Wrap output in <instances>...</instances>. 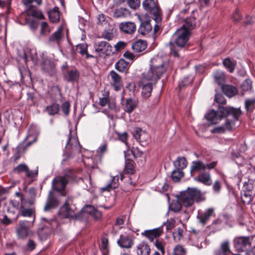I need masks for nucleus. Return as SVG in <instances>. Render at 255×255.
<instances>
[{
    "mask_svg": "<svg viewBox=\"0 0 255 255\" xmlns=\"http://www.w3.org/2000/svg\"><path fill=\"white\" fill-rule=\"evenodd\" d=\"M167 67L162 58L158 56L150 60L148 70L142 74L140 83L142 86V94L145 98L150 96L152 84H155L165 72Z\"/></svg>",
    "mask_w": 255,
    "mask_h": 255,
    "instance_id": "nucleus-1",
    "label": "nucleus"
},
{
    "mask_svg": "<svg viewBox=\"0 0 255 255\" xmlns=\"http://www.w3.org/2000/svg\"><path fill=\"white\" fill-rule=\"evenodd\" d=\"M184 23L181 28L178 29L172 35L171 41L169 43L170 53L174 57H178L179 48L185 46L189 40L190 30L195 26V19L193 17L184 18Z\"/></svg>",
    "mask_w": 255,
    "mask_h": 255,
    "instance_id": "nucleus-2",
    "label": "nucleus"
},
{
    "mask_svg": "<svg viewBox=\"0 0 255 255\" xmlns=\"http://www.w3.org/2000/svg\"><path fill=\"white\" fill-rule=\"evenodd\" d=\"M241 114V111L239 108L219 107L217 111L210 110L205 117L211 123L216 124L223 118H226V120H229L233 118V120H238Z\"/></svg>",
    "mask_w": 255,
    "mask_h": 255,
    "instance_id": "nucleus-3",
    "label": "nucleus"
},
{
    "mask_svg": "<svg viewBox=\"0 0 255 255\" xmlns=\"http://www.w3.org/2000/svg\"><path fill=\"white\" fill-rule=\"evenodd\" d=\"M178 199L183 206L191 207L195 202H200L205 200V197L201 191L196 188H188L182 192Z\"/></svg>",
    "mask_w": 255,
    "mask_h": 255,
    "instance_id": "nucleus-4",
    "label": "nucleus"
},
{
    "mask_svg": "<svg viewBox=\"0 0 255 255\" xmlns=\"http://www.w3.org/2000/svg\"><path fill=\"white\" fill-rule=\"evenodd\" d=\"M35 221L34 217L31 221L20 220L15 228L16 237L19 240H25L33 235V232L31 230Z\"/></svg>",
    "mask_w": 255,
    "mask_h": 255,
    "instance_id": "nucleus-5",
    "label": "nucleus"
},
{
    "mask_svg": "<svg viewBox=\"0 0 255 255\" xmlns=\"http://www.w3.org/2000/svg\"><path fill=\"white\" fill-rule=\"evenodd\" d=\"M142 6L146 11L152 15L153 19L156 22L161 20V12L155 0H144L142 2Z\"/></svg>",
    "mask_w": 255,
    "mask_h": 255,
    "instance_id": "nucleus-6",
    "label": "nucleus"
},
{
    "mask_svg": "<svg viewBox=\"0 0 255 255\" xmlns=\"http://www.w3.org/2000/svg\"><path fill=\"white\" fill-rule=\"evenodd\" d=\"M95 52L99 56H105L110 55L112 52V47L105 41L96 42L94 44Z\"/></svg>",
    "mask_w": 255,
    "mask_h": 255,
    "instance_id": "nucleus-7",
    "label": "nucleus"
},
{
    "mask_svg": "<svg viewBox=\"0 0 255 255\" xmlns=\"http://www.w3.org/2000/svg\"><path fill=\"white\" fill-rule=\"evenodd\" d=\"M216 165V162L213 161L205 164L201 161H193L190 167V172L193 175L194 172L205 171L206 169H212Z\"/></svg>",
    "mask_w": 255,
    "mask_h": 255,
    "instance_id": "nucleus-8",
    "label": "nucleus"
},
{
    "mask_svg": "<svg viewBox=\"0 0 255 255\" xmlns=\"http://www.w3.org/2000/svg\"><path fill=\"white\" fill-rule=\"evenodd\" d=\"M234 247L240 252L247 251L251 246V240L249 237H240L236 238L234 240Z\"/></svg>",
    "mask_w": 255,
    "mask_h": 255,
    "instance_id": "nucleus-9",
    "label": "nucleus"
},
{
    "mask_svg": "<svg viewBox=\"0 0 255 255\" xmlns=\"http://www.w3.org/2000/svg\"><path fill=\"white\" fill-rule=\"evenodd\" d=\"M65 148L67 150L71 153H80L81 152V145L77 137H69Z\"/></svg>",
    "mask_w": 255,
    "mask_h": 255,
    "instance_id": "nucleus-10",
    "label": "nucleus"
},
{
    "mask_svg": "<svg viewBox=\"0 0 255 255\" xmlns=\"http://www.w3.org/2000/svg\"><path fill=\"white\" fill-rule=\"evenodd\" d=\"M123 175L121 173L116 175H111L110 180L107 184L101 188L102 191H110L111 190L117 188L119 185V179H123Z\"/></svg>",
    "mask_w": 255,
    "mask_h": 255,
    "instance_id": "nucleus-11",
    "label": "nucleus"
},
{
    "mask_svg": "<svg viewBox=\"0 0 255 255\" xmlns=\"http://www.w3.org/2000/svg\"><path fill=\"white\" fill-rule=\"evenodd\" d=\"M238 120H233V118H231L230 120H226L225 124L223 126L214 128L212 130V133H221L226 130H230L235 127V122Z\"/></svg>",
    "mask_w": 255,
    "mask_h": 255,
    "instance_id": "nucleus-12",
    "label": "nucleus"
},
{
    "mask_svg": "<svg viewBox=\"0 0 255 255\" xmlns=\"http://www.w3.org/2000/svg\"><path fill=\"white\" fill-rule=\"evenodd\" d=\"M68 183L66 176H57L52 181V189L57 191H63Z\"/></svg>",
    "mask_w": 255,
    "mask_h": 255,
    "instance_id": "nucleus-13",
    "label": "nucleus"
},
{
    "mask_svg": "<svg viewBox=\"0 0 255 255\" xmlns=\"http://www.w3.org/2000/svg\"><path fill=\"white\" fill-rule=\"evenodd\" d=\"M120 28L123 32L129 34H133L136 29L135 24L131 21L122 22L120 24Z\"/></svg>",
    "mask_w": 255,
    "mask_h": 255,
    "instance_id": "nucleus-14",
    "label": "nucleus"
},
{
    "mask_svg": "<svg viewBox=\"0 0 255 255\" xmlns=\"http://www.w3.org/2000/svg\"><path fill=\"white\" fill-rule=\"evenodd\" d=\"M162 233V227H159L152 230H145L141 233V235L145 236L150 241H152L154 239L159 237Z\"/></svg>",
    "mask_w": 255,
    "mask_h": 255,
    "instance_id": "nucleus-15",
    "label": "nucleus"
},
{
    "mask_svg": "<svg viewBox=\"0 0 255 255\" xmlns=\"http://www.w3.org/2000/svg\"><path fill=\"white\" fill-rule=\"evenodd\" d=\"M110 76L112 79L111 85L113 86L114 89L117 91L120 90L122 87L121 77L113 70L111 71Z\"/></svg>",
    "mask_w": 255,
    "mask_h": 255,
    "instance_id": "nucleus-16",
    "label": "nucleus"
},
{
    "mask_svg": "<svg viewBox=\"0 0 255 255\" xmlns=\"http://www.w3.org/2000/svg\"><path fill=\"white\" fill-rule=\"evenodd\" d=\"M117 243L122 248L129 249L133 245V240L128 236L121 235Z\"/></svg>",
    "mask_w": 255,
    "mask_h": 255,
    "instance_id": "nucleus-17",
    "label": "nucleus"
},
{
    "mask_svg": "<svg viewBox=\"0 0 255 255\" xmlns=\"http://www.w3.org/2000/svg\"><path fill=\"white\" fill-rule=\"evenodd\" d=\"M246 185H249V184L247 182H245L243 187L244 193L242 194L241 199L244 204L248 205L252 201L251 186L250 185L249 188H247Z\"/></svg>",
    "mask_w": 255,
    "mask_h": 255,
    "instance_id": "nucleus-18",
    "label": "nucleus"
},
{
    "mask_svg": "<svg viewBox=\"0 0 255 255\" xmlns=\"http://www.w3.org/2000/svg\"><path fill=\"white\" fill-rule=\"evenodd\" d=\"M14 171L17 173L24 172L26 176L28 177H33L37 174L38 170L35 171L30 170L27 166L25 164H20L15 168Z\"/></svg>",
    "mask_w": 255,
    "mask_h": 255,
    "instance_id": "nucleus-19",
    "label": "nucleus"
},
{
    "mask_svg": "<svg viewBox=\"0 0 255 255\" xmlns=\"http://www.w3.org/2000/svg\"><path fill=\"white\" fill-rule=\"evenodd\" d=\"M79 73L77 70H68L64 75V79L68 82H78Z\"/></svg>",
    "mask_w": 255,
    "mask_h": 255,
    "instance_id": "nucleus-20",
    "label": "nucleus"
},
{
    "mask_svg": "<svg viewBox=\"0 0 255 255\" xmlns=\"http://www.w3.org/2000/svg\"><path fill=\"white\" fill-rule=\"evenodd\" d=\"M196 181L201 182L207 186H210L212 184V179L209 172H202L197 177L194 178Z\"/></svg>",
    "mask_w": 255,
    "mask_h": 255,
    "instance_id": "nucleus-21",
    "label": "nucleus"
},
{
    "mask_svg": "<svg viewBox=\"0 0 255 255\" xmlns=\"http://www.w3.org/2000/svg\"><path fill=\"white\" fill-rule=\"evenodd\" d=\"M28 205L27 202L21 203L20 215L25 217L35 218L34 210L33 208H27L26 206Z\"/></svg>",
    "mask_w": 255,
    "mask_h": 255,
    "instance_id": "nucleus-22",
    "label": "nucleus"
},
{
    "mask_svg": "<svg viewBox=\"0 0 255 255\" xmlns=\"http://www.w3.org/2000/svg\"><path fill=\"white\" fill-rule=\"evenodd\" d=\"M222 89L224 94L229 98L233 97L238 93V88L231 85H224L222 87Z\"/></svg>",
    "mask_w": 255,
    "mask_h": 255,
    "instance_id": "nucleus-23",
    "label": "nucleus"
},
{
    "mask_svg": "<svg viewBox=\"0 0 255 255\" xmlns=\"http://www.w3.org/2000/svg\"><path fill=\"white\" fill-rule=\"evenodd\" d=\"M214 209L209 208L198 216L199 222L203 225L206 224L214 214Z\"/></svg>",
    "mask_w": 255,
    "mask_h": 255,
    "instance_id": "nucleus-24",
    "label": "nucleus"
},
{
    "mask_svg": "<svg viewBox=\"0 0 255 255\" xmlns=\"http://www.w3.org/2000/svg\"><path fill=\"white\" fill-rule=\"evenodd\" d=\"M150 249L145 242H142L136 246L137 255H149Z\"/></svg>",
    "mask_w": 255,
    "mask_h": 255,
    "instance_id": "nucleus-25",
    "label": "nucleus"
},
{
    "mask_svg": "<svg viewBox=\"0 0 255 255\" xmlns=\"http://www.w3.org/2000/svg\"><path fill=\"white\" fill-rule=\"evenodd\" d=\"M42 69L44 72L50 75H53L55 72V65L54 63L48 59L43 60L42 65Z\"/></svg>",
    "mask_w": 255,
    "mask_h": 255,
    "instance_id": "nucleus-26",
    "label": "nucleus"
},
{
    "mask_svg": "<svg viewBox=\"0 0 255 255\" xmlns=\"http://www.w3.org/2000/svg\"><path fill=\"white\" fill-rule=\"evenodd\" d=\"M146 42L142 40H137L132 44V49L134 53H139L144 51L146 48Z\"/></svg>",
    "mask_w": 255,
    "mask_h": 255,
    "instance_id": "nucleus-27",
    "label": "nucleus"
},
{
    "mask_svg": "<svg viewBox=\"0 0 255 255\" xmlns=\"http://www.w3.org/2000/svg\"><path fill=\"white\" fill-rule=\"evenodd\" d=\"M21 57L24 59L25 62L29 59L35 61L36 59V50L34 49H30L26 48L24 50L23 54Z\"/></svg>",
    "mask_w": 255,
    "mask_h": 255,
    "instance_id": "nucleus-28",
    "label": "nucleus"
},
{
    "mask_svg": "<svg viewBox=\"0 0 255 255\" xmlns=\"http://www.w3.org/2000/svg\"><path fill=\"white\" fill-rule=\"evenodd\" d=\"M152 29V26L149 20L141 22L138 29V32L142 35L148 34Z\"/></svg>",
    "mask_w": 255,
    "mask_h": 255,
    "instance_id": "nucleus-29",
    "label": "nucleus"
},
{
    "mask_svg": "<svg viewBox=\"0 0 255 255\" xmlns=\"http://www.w3.org/2000/svg\"><path fill=\"white\" fill-rule=\"evenodd\" d=\"M175 169L181 170L186 168L187 165V161L185 157H178L173 162Z\"/></svg>",
    "mask_w": 255,
    "mask_h": 255,
    "instance_id": "nucleus-30",
    "label": "nucleus"
},
{
    "mask_svg": "<svg viewBox=\"0 0 255 255\" xmlns=\"http://www.w3.org/2000/svg\"><path fill=\"white\" fill-rule=\"evenodd\" d=\"M214 81L219 85H222L225 81V76L223 71L218 70L213 74Z\"/></svg>",
    "mask_w": 255,
    "mask_h": 255,
    "instance_id": "nucleus-31",
    "label": "nucleus"
},
{
    "mask_svg": "<svg viewBox=\"0 0 255 255\" xmlns=\"http://www.w3.org/2000/svg\"><path fill=\"white\" fill-rule=\"evenodd\" d=\"M48 16L50 21L52 22L56 23L58 22L60 19L58 8L55 7L53 9L50 10L48 12Z\"/></svg>",
    "mask_w": 255,
    "mask_h": 255,
    "instance_id": "nucleus-32",
    "label": "nucleus"
},
{
    "mask_svg": "<svg viewBox=\"0 0 255 255\" xmlns=\"http://www.w3.org/2000/svg\"><path fill=\"white\" fill-rule=\"evenodd\" d=\"M51 194L52 191H51L49 192L47 202L44 208V210L45 211L53 209L58 206V202L56 199L50 198Z\"/></svg>",
    "mask_w": 255,
    "mask_h": 255,
    "instance_id": "nucleus-33",
    "label": "nucleus"
},
{
    "mask_svg": "<svg viewBox=\"0 0 255 255\" xmlns=\"http://www.w3.org/2000/svg\"><path fill=\"white\" fill-rule=\"evenodd\" d=\"M27 13L28 15L39 19L44 18V15L41 11L36 7H30L29 8L27 9Z\"/></svg>",
    "mask_w": 255,
    "mask_h": 255,
    "instance_id": "nucleus-34",
    "label": "nucleus"
},
{
    "mask_svg": "<svg viewBox=\"0 0 255 255\" xmlns=\"http://www.w3.org/2000/svg\"><path fill=\"white\" fill-rule=\"evenodd\" d=\"M137 105L136 101L130 98L126 100V104L125 107V111L127 113H131L136 108Z\"/></svg>",
    "mask_w": 255,
    "mask_h": 255,
    "instance_id": "nucleus-35",
    "label": "nucleus"
},
{
    "mask_svg": "<svg viewBox=\"0 0 255 255\" xmlns=\"http://www.w3.org/2000/svg\"><path fill=\"white\" fill-rule=\"evenodd\" d=\"M223 64L227 68L230 73H232L235 69L236 62L234 60H232L230 58H226L223 60Z\"/></svg>",
    "mask_w": 255,
    "mask_h": 255,
    "instance_id": "nucleus-36",
    "label": "nucleus"
},
{
    "mask_svg": "<svg viewBox=\"0 0 255 255\" xmlns=\"http://www.w3.org/2000/svg\"><path fill=\"white\" fill-rule=\"evenodd\" d=\"M87 48L88 45L87 44L84 43L78 44L77 45V51L78 52L80 53L81 55H86V57H92L93 56L91 55H89L87 52Z\"/></svg>",
    "mask_w": 255,
    "mask_h": 255,
    "instance_id": "nucleus-37",
    "label": "nucleus"
},
{
    "mask_svg": "<svg viewBox=\"0 0 255 255\" xmlns=\"http://www.w3.org/2000/svg\"><path fill=\"white\" fill-rule=\"evenodd\" d=\"M128 66V63L124 59L119 60L115 64V68L120 72L125 71Z\"/></svg>",
    "mask_w": 255,
    "mask_h": 255,
    "instance_id": "nucleus-38",
    "label": "nucleus"
},
{
    "mask_svg": "<svg viewBox=\"0 0 255 255\" xmlns=\"http://www.w3.org/2000/svg\"><path fill=\"white\" fill-rule=\"evenodd\" d=\"M60 213L65 217H73L75 214L73 213V212L69 209V207L67 205L65 204L62 207L60 210Z\"/></svg>",
    "mask_w": 255,
    "mask_h": 255,
    "instance_id": "nucleus-39",
    "label": "nucleus"
},
{
    "mask_svg": "<svg viewBox=\"0 0 255 255\" xmlns=\"http://www.w3.org/2000/svg\"><path fill=\"white\" fill-rule=\"evenodd\" d=\"M59 110V106L57 104H53L46 107V111L49 115H54L58 113Z\"/></svg>",
    "mask_w": 255,
    "mask_h": 255,
    "instance_id": "nucleus-40",
    "label": "nucleus"
},
{
    "mask_svg": "<svg viewBox=\"0 0 255 255\" xmlns=\"http://www.w3.org/2000/svg\"><path fill=\"white\" fill-rule=\"evenodd\" d=\"M61 31L62 28H59L49 37V41L58 43L62 38Z\"/></svg>",
    "mask_w": 255,
    "mask_h": 255,
    "instance_id": "nucleus-41",
    "label": "nucleus"
},
{
    "mask_svg": "<svg viewBox=\"0 0 255 255\" xmlns=\"http://www.w3.org/2000/svg\"><path fill=\"white\" fill-rule=\"evenodd\" d=\"M28 195L29 198L25 199L27 201V203L29 205H33L35 202V197L36 195L35 190L33 188H31L28 190Z\"/></svg>",
    "mask_w": 255,
    "mask_h": 255,
    "instance_id": "nucleus-42",
    "label": "nucleus"
},
{
    "mask_svg": "<svg viewBox=\"0 0 255 255\" xmlns=\"http://www.w3.org/2000/svg\"><path fill=\"white\" fill-rule=\"evenodd\" d=\"M182 203L180 202L179 200L173 201L169 206L171 210L177 212L179 211L182 207Z\"/></svg>",
    "mask_w": 255,
    "mask_h": 255,
    "instance_id": "nucleus-43",
    "label": "nucleus"
},
{
    "mask_svg": "<svg viewBox=\"0 0 255 255\" xmlns=\"http://www.w3.org/2000/svg\"><path fill=\"white\" fill-rule=\"evenodd\" d=\"M128 14H129L128 10L124 8L117 9L114 13V16L116 17H125Z\"/></svg>",
    "mask_w": 255,
    "mask_h": 255,
    "instance_id": "nucleus-44",
    "label": "nucleus"
},
{
    "mask_svg": "<svg viewBox=\"0 0 255 255\" xmlns=\"http://www.w3.org/2000/svg\"><path fill=\"white\" fill-rule=\"evenodd\" d=\"M183 172L181 170L175 169L172 173V178L175 182L179 181L183 177Z\"/></svg>",
    "mask_w": 255,
    "mask_h": 255,
    "instance_id": "nucleus-45",
    "label": "nucleus"
},
{
    "mask_svg": "<svg viewBox=\"0 0 255 255\" xmlns=\"http://www.w3.org/2000/svg\"><path fill=\"white\" fill-rule=\"evenodd\" d=\"M255 104V98L248 99L245 102V107L248 111H252L254 108Z\"/></svg>",
    "mask_w": 255,
    "mask_h": 255,
    "instance_id": "nucleus-46",
    "label": "nucleus"
},
{
    "mask_svg": "<svg viewBox=\"0 0 255 255\" xmlns=\"http://www.w3.org/2000/svg\"><path fill=\"white\" fill-rule=\"evenodd\" d=\"M173 253L174 255H185L186 250L182 246L178 245L174 247Z\"/></svg>",
    "mask_w": 255,
    "mask_h": 255,
    "instance_id": "nucleus-47",
    "label": "nucleus"
},
{
    "mask_svg": "<svg viewBox=\"0 0 255 255\" xmlns=\"http://www.w3.org/2000/svg\"><path fill=\"white\" fill-rule=\"evenodd\" d=\"M252 81L250 79L245 80L241 85V88L243 91H247L251 89Z\"/></svg>",
    "mask_w": 255,
    "mask_h": 255,
    "instance_id": "nucleus-48",
    "label": "nucleus"
},
{
    "mask_svg": "<svg viewBox=\"0 0 255 255\" xmlns=\"http://www.w3.org/2000/svg\"><path fill=\"white\" fill-rule=\"evenodd\" d=\"M102 36L103 38L108 40H111L114 37V34L112 30H105L102 33Z\"/></svg>",
    "mask_w": 255,
    "mask_h": 255,
    "instance_id": "nucleus-49",
    "label": "nucleus"
},
{
    "mask_svg": "<svg viewBox=\"0 0 255 255\" xmlns=\"http://www.w3.org/2000/svg\"><path fill=\"white\" fill-rule=\"evenodd\" d=\"M183 230L178 228L173 233V237L175 241L177 242L181 240L183 236Z\"/></svg>",
    "mask_w": 255,
    "mask_h": 255,
    "instance_id": "nucleus-50",
    "label": "nucleus"
},
{
    "mask_svg": "<svg viewBox=\"0 0 255 255\" xmlns=\"http://www.w3.org/2000/svg\"><path fill=\"white\" fill-rule=\"evenodd\" d=\"M50 32L48 24L46 22H42L41 24L40 33L41 35H47Z\"/></svg>",
    "mask_w": 255,
    "mask_h": 255,
    "instance_id": "nucleus-51",
    "label": "nucleus"
},
{
    "mask_svg": "<svg viewBox=\"0 0 255 255\" xmlns=\"http://www.w3.org/2000/svg\"><path fill=\"white\" fill-rule=\"evenodd\" d=\"M125 170L128 174H132L134 171V166L131 161L127 162L125 165Z\"/></svg>",
    "mask_w": 255,
    "mask_h": 255,
    "instance_id": "nucleus-52",
    "label": "nucleus"
},
{
    "mask_svg": "<svg viewBox=\"0 0 255 255\" xmlns=\"http://www.w3.org/2000/svg\"><path fill=\"white\" fill-rule=\"evenodd\" d=\"M127 2L130 8L135 9L139 6V0H127Z\"/></svg>",
    "mask_w": 255,
    "mask_h": 255,
    "instance_id": "nucleus-53",
    "label": "nucleus"
},
{
    "mask_svg": "<svg viewBox=\"0 0 255 255\" xmlns=\"http://www.w3.org/2000/svg\"><path fill=\"white\" fill-rule=\"evenodd\" d=\"M97 24L100 25H106L107 23L106 17L103 14H99L97 16Z\"/></svg>",
    "mask_w": 255,
    "mask_h": 255,
    "instance_id": "nucleus-54",
    "label": "nucleus"
},
{
    "mask_svg": "<svg viewBox=\"0 0 255 255\" xmlns=\"http://www.w3.org/2000/svg\"><path fill=\"white\" fill-rule=\"evenodd\" d=\"M175 221L173 219H170L167 220L166 223H164L163 225H166L167 230L172 229L175 227Z\"/></svg>",
    "mask_w": 255,
    "mask_h": 255,
    "instance_id": "nucleus-55",
    "label": "nucleus"
},
{
    "mask_svg": "<svg viewBox=\"0 0 255 255\" xmlns=\"http://www.w3.org/2000/svg\"><path fill=\"white\" fill-rule=\"evenodd\" d=\"M0 222L4 225H7L11 223V221L6 215L0 213Z\"/></svg>",
    "mask_w": 255,
    "mask_h": 255,
    "instance_id": "nucleus-56",
    "label": "nucleus"
},
{
    "mask_svg": "<svg viewBox=\"0 0 255 255\" xmlns=\"http://www.w3.org/2000/svg\"><path fill=\"white\" fill-rule=\"evenodd\" d=\"M96 209L94 206L91 205H86L83 208L84 212L91 215L94 213Z\"/></svg>",
    "mask_w": 255,
    "mask_h": 255,
    "instance_id": "nucleus-57",
    "label": "nucleus"
},
{
    "mask_svg": "<svg viewBox=\"0 0 255 255\" xmlns=\"http://www.w3.org/2000/svg\"><path fill=\"white\" fill-rule=\"evenodd\" d=\"M22 2L25 5L30 6L33 2L39 5L41 3L42 0H22Z\"/></svg>",
    "mask_w": 255,
    "mask_h": 255,
    "instance_id": "nucleus-58",
    "label": "nucleus"
},
{
    "mask_svg": "<svg viewBox=\"0 0 255 255\" xmlns=\"http://www.w3.org/2000/svg\"><path fill=\"white\" fill-rule=\"evenodd\" d=\"M168 185L165 182L159 183L156 187L157 190L160 192H164L167 190Z\"/></svg>",
    "mask_w": 255,
    "mask_h": 255,
    "instance_id": "nucleus-59",
    "label": "nucleus"
},
{
    "mask_svg": "<svg viewBox=\"0 0 255 255\" xmlns=\"http://www.w3.org/2000/svg\"><path fill=\"white\" fill-rule=\"evenodd\" d=\"M215 100L217 103L222 104H225L226 102L224 97L219 94H216Z\"/></svg>",
    "mask_w": 255,
    "mask_h": 255,
    "instance_id": "nucleus-60",
    "label": "nucleus"
},
{
    "mask_svg": "<svg viewBox=\"0 0 255 255\" xmlns=\"http://www.w3.org/2000/svg\"><path fill=\"white\" fill-rule=\"evenodd\" d=\"M221 187V185L220 181L218 180L215 181L213 185V191L216 193H219L220 192Z\"/></svg>",
    "mask_w": 255,
    "mask_h": 255,
    "instance_id": "nucleus-61",
    "label": "nucleus"
},
{
    "mask_svg": "<svg viewBox=\"0 0 255 255\" xmlns=\"http://www.w3.org/2000/svg\"><path fill=\"white\" fill-rule=\"evenodd\" d=\"M221 250L223 254H226L229 252V244L228 242H225L221 245Z\"/></svg>",
    "mask_w": 255,
    "mask_h": 255,
    "instance_id": "nucleus-62",
    "label": "nucleus"
},
{
    "mask_svg": "<svg viewBox=\"0 0 255 255\" xmlns=\"http://www.w3.org/2000/svg\"><path fill=\"white\" fill-rule=\"evenodd\" d=\"M70 104L68 102H65L62 105V110L65 115L69 114Z\"/></svg>",
    "mask_w": 255,
    "mask_h": 255,
    "instance_id": "nucleus-63",
    "label": "nucleus"
},
{
    "mask_svg": "<svg viewBox=\"0 0 255 255\" xmlns=\"http://www.w3.org/2000/svg\"><path fill=\"white\" fill-rule=\"evenodd\" d=\"M36 245L34 242L29 239L26 245V250L28 251H32L35 248Z\"/></svg>",
    "mask_w": 255,
    "mask_h": 255,
    "instance_id": "nucleus-64",
    "label": "nucleus"
}]
</instances>
